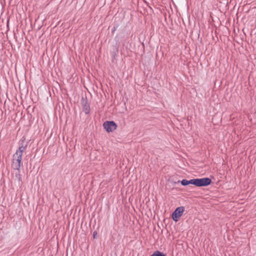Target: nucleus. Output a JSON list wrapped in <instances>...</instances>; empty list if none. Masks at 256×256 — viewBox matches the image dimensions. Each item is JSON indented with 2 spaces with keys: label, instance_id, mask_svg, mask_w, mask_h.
<instances>
[{
  "label": "nucleus",
  "instance_id": "nucleus-3",
  "mask_svg": "<svg viewBox=\"0 0 256 256\" xmlns=\"http://www.w3.org/2000/svg\"><path fill=\"white\" fill-rule=\"evenodd\" d=\"M184 210L183 206L177 208L172 213V218L174 221L178 222L180 217L182 216Z\"/></svg>",
  "mask_w": 256,
  "mask_h": 256
},
{
  "label": "nucleus",
  "instance_id": "nucleus-5",
  "mask_svg": "<svg viewBox=\"0 0 256 256\" xmlns=\"http://www.w3.org/2000/svg\"><path fill=\"white\" fill-rule=\"evenodd\" d=\"M181 184L182 186H186V185H188L189 184H194V182H193V179H192L190 180H182V181H181Z\"/></svg>",
  "mask_w": 256,
  "mask_h": 256
},
{
  "label": "nucleus",
  "instance_id": "nucleus-6",
  "mask_svg": "<svg viewBox=\"0 0 256 256\" xmlns=\"http://www.w3.org/2000/svg\"><path fill=\"white\" fill-rule=\"evenodd\" d=\"M151 256H166L160 252L156 251V252H154Z\"/></svg>",
  "mask_w": 256,
  "mask_h": 256
},
{
  "label": "nucleus",
  "instance_id": "nucleus-7",
  "mask_svg": "<svg viewBox=\"0 0 256 256\" xmlns=\"http://www.w3.org/2000/svg\"><path fill=\"white\" fill-rule=\"evenodd\" d=\"M16 176L17 177L19 181H22L21 177L19 174H16Z\"/></svg>",
  "mask_w": 256,
  "mask_h": 256
},
{
  "label": "nucleus",
  "instance_id": "nucleus-8",
  "mask_svg": "<svg viewBox=\"0 0 256 256\" xmlns=\"http://www.w3.org/2000/svg\"><path fill=\"white\" fill-rule=\"evenodd\" d=\"M97 232H94L93 233L94 238L96 237V235Z\"/></svg>",
  "mask_w": 256,
  "mask_h": 256
},
{
  "label": "nucleus",
  "instance_id": "nucleus-4",
  "mask_svg": "<svg viewBox=\"0 0 256 256\" xmlns=\"http://www.w3.org/2000/svg\"><path fill=\"white\" fill-rule=\"evenodd\" d=\"M103 126L108 132H111L116 128V124L113 121H108L104 122Z\"/></svg>",
  "mask_w": 256,
  "mask_h": 256
},
{
  "label": "nucleus",
  "instance_id": "nucleus-2",
  "mask_svg": "<svg viewBox=\"0 0 256 256\" xmlns=\"http://www.w3.org/2000/svg\"><path fill=\"white\" fill-rule=\"evenodd\" d=\"M193 184L196 186H206L210 184L211 180L208 178L193 179Z\"/></svg>",
  "mask_w": 256,
  "mask_h": 256
},
{
  "label": "nucleus",
  "instance_id": "nucleus-1",
  "mask_svg": "<svg viewBox=\"0 0 256 256\" xmlns=\"http://www.w3.org/2000/svg\"><path fill=\"white\" fill-rule=\"evenodd\" d=\"M26 150V146H20L18 149L13 155L12 167L16 170H19L20 168V162L24 151Z\"/></svg>",
  "mask_w": 256,
  "mask_h": 256
}]
</instances>
